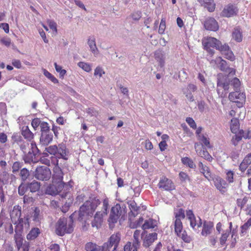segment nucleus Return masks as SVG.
<instances>
[{
    "label": "nucleus",
    "instance_id": "f257e3e1",
    "mask_svg": "<svg viewBox=\"0 0 251 251\" xmlns=\"http://www.w3.org/2000/svg\"><path fill=\"white\" fill-rule=\"evenodd\" d=\"M21 207L19 205L14 206L12 211L10 213V217L12 223L16 225L14 238L17 246L22 245L21 234L20 233L23 230L24 226H29L28 220L27 218H21Z\"/></svg>",
    "mask_w": 251,
    "mask_h": 251
},
{
    "label": "nucleus",
    "instance_id": "f03ea898",
    "mask_svg": "<svg viewBox=\"0 0 251 251\" xmlns=\"http://www.w3.org/2000/svg\"><path fill=\"white\" fill-rule=\"evenodd\" d=\"M73 223L72 219L68 221L65 218H60L55 225V233L61 236L66 233H71L74 230Z\"/></svg>",
    "mask_w": 251,
    "mask_h": 251
},
{
    "label": "nucleus",
    "instance_id": "7ed1b4c3",
    "mask_svg": "<svg viewBox=\"0 0 251 251\" xmlns=\"http://www.w3.org/2000/svg\"><path fill=\"white\" fill-rule=\"evenodd\" d=\"M109 207V199L105 197L102 200L101 210L97 212L94 219L92 222V226L98 228L100 226L104 217H106L108 213V209Z\"/></svg>",
    "mask_w": 251,
    "mask_h": 251
},
{
    "label": "nucleus",
    "instance_id": "20e7f679",
    "mask_svg": "<svg viewBox=\"0 0 251 251\" xmlns=\"http://www.w3.org/2000/svg\"><path fill=\"white\" fill-rule=\"evenodd\" d=\"M100 201L96 198L91 199L87 201L83 205L80 207V215L81 216L92 215L97 206L100 204Z\"/></svg>",
    "mask_w": 251,
    "mask_h": 251
},
{
    "label": "nucleus",
    "instance_id": "39448f33",
    "mask_svg": "<svg viewBox=\"0 0 251 251\" xmlns=\"http://www.w3.org/2000/svg\"><path fill=\"white\" fill-rule=\"evenodd\" d=\"M125 209L122 208L120 204L117 203L111 209L108 222L110 224H115L120 218L123 219L125 217Z\"/></svg>",
    "mask_w": 251,
    "mask_h": 251
},
{
    "label": "nucleus",
    "instance_id": "423d86ee",
    "mask_svg": "<svg viewBox=\"0 0 251 251\" xmlns=\"http://www.w3.org/2000/svg\"><path fill=\"white\" fill-rule=\"evenodd\" d=\"M72 187V185H70V183L69 184L63 185L53 183L52 181V184L47 188L46 193L50 195H56L61 193L63 190L65 192L70 190Z\"/></svg>",
    "mask_w": 251,
    "mask_h": 251
},
{
    "label": "nucleus",
    "instance_id": "0eeeda50",
    "mask_svg": "<svg viewBox=\"0 0 251 251\" xmlns=\"http://www.w3.org/2000/svg\"><path fill=\"white\" fill-rule=\"evenodd\" d=\"M202 43L204 49L209 53L213 55L214 53V51L213 49H211V48L217 49V46H218L219 44H220V41L214 37H206L203 38Z\"/></svg>",
    "mask_w": 251,
    "mask_h": 251
},
{
    "label": "nucleus",
    "instance_id": "6e6552de",
    "mask_svg": "<svg viewBox=\"0 0 251 251\" xmlns=\"http://www.w3.org/2000/svg\"><path fill=\"white\" fill-rule=\"evenodd\" d=\"M51 176V172L46 166L37 167L35 172V177L41 180H48Z\"/></svg>",
    "mask_w": 251,
    "mask_h": 251
},
{
    "label": "nucleus",
    "instance_id": "1a4fd4ad",
    "mask_svg": "<svg viewBox=\"0 0 251 251\" xmlns=\"http://www.w3.org/2000/svg\"><path fill=\"white\" fill-rule=\"evenodd\" d=\"M53 175H52V181L53 183H57V184H69L70 183V185H72L71 181H70L68 183H65L63 181V173L62 170L57 165L55 166L53 170Z\"/></svg>",
    "mask_w": 251,
    "mask_h": 251
},
{
    "label": "nucleus",
    "instance_id": "9d476101",
    "mask_svg": "<svg viewBox=\"0 0 251 251\" xmlns=\"http://www.w3.org/2000/svg\"><path fill=\"white\" fill-rule=\"evenodd\" d=\"M158 186L159 188L165 191H170L175 189V185L172 180L165 176L160 178Z\"/></svg>",
    "mask_w": 251,
    "mask_h": 251
},
{
    "label": "nucleus",
    "instance_id": "9b49d317",
    "mask_svg": "<svg viewBox=\"0 0 251 251\" xmlns=\"http://www.w3.org/2000/svg\"><path fill=\"white\" fill-rule=\"evenodd\" d=\"M228 98L230 100L238 103V107L242 106L245 101L246 96L243 93H239L238 91L235 92L230 93L229 94Z\"/></svg>",
    "mask_w": 251,
    "mask_h": 251
},
{
    "label": "nucleus",
    "instance_id": "f8f14e48",
    "mask_svg": "<svg viewBox=\"0 0 251 251\" xmlns=\"http://www.w3.org/2000/svg\"><path fill=\"white\" fill-rule=\"evenodd\" d=\"M195 149L198 155L203 157L208 161L211 162L212 160V157L207 151L203 149L202 146H201L198 143H196L195 144Z\"/></svg>",
    "mask_w": 251,
    "mask_h": 251
},
{
    "label": "nucleus",
    "instance_id": "ddd939ff",
    "mask_svg": "<svg viewBox=\"0 0 251 251\" xmlns=\"http://www.w3.org/2000/svg\"><path fill=\"white\" fill-rule=\"evenodd\" d=\"M214 185L221 192L224 193L226 192L227 184L226 181L220 176H216L213 178Z\"/></svg>",
    "mask_w": 251,
    "mask_h": 251
},
{
    "label": "nucleus",
    "instance_id": "4468645a",
    "mask_svg": "<svg viewBox=\"0 0 251 251\" xmlns=\"http://www.w3.org/2000/svg\"><path fill=\"white\" fill-rule=\"evenodd\" d=\"M204 27L206 29L216 31L219 29V25L216 20L211 17L206 19L204 22Z\"/></svg>",
    "mask_w": 251,
    "mask_h": 251
},
{
    "label": "nucleus",
    "instance_id": "2eb2a0df",
    "mask_svg": "<svg viewBox=\"0 0 251 251\" xmlns=\"http://www.w3.org/2000/svg\"><path fill=\"white\" fill-rule=\"evenodd\" d=\"M69 151L64 144H59L57 146L56 156L58 158H62L67 160L68 158Z\"/></svg>",
    "mask_w": 251,
    "mask_h": 251
},
{
    "label": "nucleus",
    "instance_id": "dca6fc26",
    "mask_svg": "<svg viewBox=\"0 0 251 251\" xmlns=\"http://www.w3.org/2000/svg\"><path fill=\"white\" fill-rule=\"evenodd\" d=\"M87 44L89 47L90 51L95 57H97L100 53L96 43V39L94 36H89L87 39Z\"/></svg>",
    "mask_w": 251,
    "mask_h": 251
},
{
    "label": "nucleus",
    "instance_id": "f3484780",
    "mask_svg": "<svg viewBox=\"0 0 251 251\" xmlns=\"http://www.w3.org/2000/svg\"><path fill=\"white\" fill-rule=\"evenodd\" d=\"M121 240V235L119 233L112 234L106 243L108 244V248L114 246V250H116Z\"/></svg>",
    "mask_w": 251,
    "mask_h": 251
},
{
    "label": "nucleus",
    "instance_id": "a211bd4d",
    "mask_svg": "<svg viewBox=\"0 0 251 251\" xmlns=\"http://www.w3.org/2000/svg\"><path fill=\"white\" fill-rule=\"evenodd\" d=\"M238 9L235 5L229 4L226 6L222 12L224 17H230L237 14Z\"/></svg>",
    "mask_w": 251,
    "mask_h": 251
},
{
    "label": "nucleus",
    "instance_id": "6ab92c4d",
    "mask_svg": "<svg viewBox=\"0 0 251 251\" xmlns=\"http://www.w3.org/2000/svg\"><path fill=\"white\" fill-rule=\"evenodd\" d=\"M157 238V234L155 232L147 234L143 239V246L144 247H149Z\"/></svg>",
    "mask_w": 251,
    "mask_h": 251
},
{
    "label": "nucleus",
    "instance_id": "aec40b11",
    "mask_svg": "<svg viewBox=\"0 0 251 251\" xmlns=\"http://www.w3.org/2000/svg\"><path fill=\"white\" fill-rule=\"evenodd\" d=\"M198 166L201 173L206 178H207L208 180H211L213 178L212 173L208 166L204 165L201 162L199 163Z\"/></svg>",
    "mask_w": 251,
    "mask_h": 251
},
{
    "label": "nucleus",
    "instance_id": "412c9836",
    "mask_svg": "<svg viewBox=\"0 0 251 251\" xmlns=\"http://www.w3.org/2000/svg\"><path fill=\"white\" fill-rule=\"evenodd\" d=\"M141 235V230H136L133 234V240L132 243V251H138L140 246V237Z\"/></svg>",
    "mask_w": 251,
    "mask_h": 251
},
{
    "label": "nucleus",
    "instance_id": "4be33fe9",
    "mask_svg": "<svg viewBox=\"0 0 251 251\" xmlns=\"http://www.w3.org/2000/svg\"><path fill=\"white\" fill-rule=\"evenodd\" d=\"M213 224L210 222L205 221L203 223L201 234L203 236H207L211 234L213 230Z\"/></svg>",
    "mask_w": 251,
    "mask_h": 251
},
{
    "label": "nucleus",
    "instance_id": "5701e85b",
    "mask_svg": "<svg viewBox=\"0 0 251 251\" xmlns=\"http://www.w3.org/2000/svg\"><path fill=\"white\" fill-rule=\"evenodd\" d=\"M53 135L50 132H43L42 133L40 137V142L44 145H48L52 141Z\"/></svg>",
    "mask_w": 251,
    "mask_h": 251
},
{
    "label": "nucleus",
    "instance_id": "b1692460",
    "mask_svg": "<svg viewBox=\"0 0 251 251\" xmlns=\"http://www.w3.org/2000/svg\"><path fill=\"white\" fill-rule=\"evenodd\" d=\"M155 59L158 62L160 67H163L165 63V54L161 50H157L154 52Z\"/></svg>",
    "mask_w": 251,
    "mask_h": 251
},
{
    "label": "nucleus",
    "instance_id": "393cba45",
    "mask_svg": "<svg viewBox=\"0 0 251 251\" xmlns=\"http://www.w3.org/2000/svg\"><path fill=\"white\" fill-rule=\"evenodd\" d=\"M232 39L237 42H240L243 39L242 32L241 28L238 27H235L232 32Z\"/></svg>",
    "mask_w": 251,
    "mask_h": 251
},
{
    "label": "nucleus",
    "instance_id": "a878e982",
    "mask_svg": "<svg viewBox=\"0 0 251 251\" xmlns=\"http://www.w3.org/2000/svg\"><path fill=\"white\" fill-rule=\"evenodd\" d=\"M199 2L201 5L206 7L209 12H213L215 9L216 4L214 0H202L200 1Z\"/></svg>",
    "mask_w": 251,
    "mask_h": 251
},
{
    "label": "nucleus",
    "instance_id": "bb28decb",
    "mask_svg": "<svg viewBox=\"0 0 251 251\" xmlns=\"http://www.w3.org/2000/svg\"><path fill=\"white\" fill-rule=\"evenodd\" d=\"M40 229L38 227L32 228L26 235L28 240H33L36 238L40 234Z\"/></svg>",
    "mask_w": 251,
    "mask_h": 251
},
{
    "label": "nucleus",
    "instance_id": "cd10ccee",
    "mask_svg": "<svg viewBox=\"0 0 251 251\" xmlns=\"http://www.w3.org/2000/svg\"><path fill=\"white\" fill-rule=\"evenodd\" d=\"M251 164V153L246 156L239 166L240 170L242 172L245 171L249 165Z\"/></svg>",
    "mask_w": 251,
    "mask_h": 251
},
{
    "label": "nucleus",
    "instance_id": "c85d7f7f",
    "mask_svg": "<svg viewBox=\"0 0 251 251\" xmlns=\"http://www.w3.org/2000/svg\"><path fill=\"white\" fill-rule=\"evenodd\" d=\"M69 190L68 191H65L63 193L61 194L60 195L63 198L68 199L65 201V206L66 207H69L72 203L74 201L73 197L71 193L69 192Z\"/></svg>",
    "mask_w": 251,
    "mask_h": 251
},
{
    "label": "nucleus",
    "instance_id": "c756f323",
    "mask_svg": "<svg viewBox=\"0 0 251 251\" xmlns=\"http://www.w3.org/2000/svg\"><path fill=\"white\" fill-rule=\"evenodd\" d=\"M212 65L214 64H219L220 65V69L222 71H225L226 69V62L225 60H223L222 57H218L216 58L214 60H212L210 62Z\"/></svg>",
    "mask_w": 251,
    "mask_h": 251
},
{
    "label": "nucleus",
    "instance_id": "7c9ffc66",
    "mask_svg": "<svg viewBox=\"0 0 251 251\" xmlns=\"http://www.w3.org/2000/svg\"><path fill=\"white\" fill-rule=\"evenodd\" d=\"M22 134L25 139L29 141H30L33 138L34 134L29 130L28 126L23 127Z\"/></svg>",
    "mask_w": 251,
    "mask_h": 251
},
{
    "label": "nucleus",
    "instance_id": "2f4dec72",
    "mask_svg": "<svg viewBox=\"0 0 251 251\" xmlns=\"http://www.w3.org/2000/svg\"><path fill=\"white\" fill-rule=\"evenodd\" d=\"M128 205L130 212L134 217H135L139 213V207L137 206V204L134 201H130Z\"/></svg>",
    "mask_w": 251,
    "mask_h": 251
},
{
    "label": "nucleus",
    "instance_id": "473e14b6",
    "mask_svg": "<svg viewBox=\"0 0 251 251\" xmlns=\"http://www.w3.org/2000/svg\"><path fill=\"white\" fill-rule=\"evenodd\" d=\"M190 226L195 230L198 229L202 225V222L200 218H194L190 220Z\"/></svg>",
    "mask_w": 251,
    "mask_h": 251
},
{
    "label": "nucleus",
    "instance_id": "72a5a7b5",
    "mask_svg": "<svg viewBox=\"0 0 251 251\" xmlns=\"http://www.w3.org/2000/svg\"><path fill=\"white\" fill-rule=\"evenodd\" d=\"M181 160L183 165L190 168L194 169L196 167V165L194 163L193 161L189 157H182Z\"/></svg>",
    "mask_w": 251,
    "mask_h": 251
},
{
    "label": "nucleus",
    "instance_id": "f704fd0d",
    "mask_svg": "<svg viewBox=\"0 0 251 251\" xmlns=\"http://www.w3.org/2000/svg\"><path fill=\"white\" fill-rule=\"evenodd\" d=\"M239 128V121L236 118H232L231 120L230 129L232 133H236Z\"/></svg>",
    "mask_w": 251,
    "mask_h": 251
},
{
    "label": "nucleus",
    "instance_id": "c9c22d12",
    "mask_svg": "<svg viewBox=\"0 0 251 251\" xmlns=\"http://www.w3.org/2000/svg\"><path fill=\"white\" fill-rule=\"evenodd\" d=\"M77 65L86 72H90L92 70V65L89 63L79 62L77 63Z\"/></svg>",
    "mask_w": 251,
    "mask_h": 251
},
{
    "label": "nucleus",
    "instance_id": "e433bc0d",
    "mask_svg": "<svg viewBox=\"0 0 251 251\" xmlns=\"http://www.w3.org/2000/svg\"><path fill=\"white\" fill-rule=\"evenodd\" d=\"M174 226L175 232L176 234H178L180 233V231H182L183 226L181 220H180L179 219H175Z\"/></svg>",
    "mask_w": 251,
    "mask_h": 251
},
{
    "label": "nucleus",
    "instance_id": "4c0bfd02",
    "mask_svg": "<svg viewBox=\"0 0 251 251\" xmlns=\"http://www.w3.org/2000/svg\"><path fill=\"white\" fill-rule=\"evenodd\" d=\"M100 249V247L92 242L87 243L85 245L86 251H98Z\"/></svg>",
    "mask_w": 251,
    "mask_h": 251
},
{
    "label": "nucleus",
    "instance_id": "58836bf2",
    "mask_svg": "<svg viewBox=\"0 0 251 251\" xmlns=\"http://www.w3.org/2000/svg\"><path fill=\"white\" fill-rule=\"evenodd\" d=\"M30 147L32 149V152L30 151H28V154L27 155V157L29 158V160H31V161H34L33 157H35V151L37 150L36 145L34 143H30Z\"/></svg>",
    "mask_w": 251,
    "mask_h": 251
},
{
    "label": "nucleus",
    "instance_id": "ea45409f",
    "mask_svg": "<svg viewBox=\"0 0 251 251\" xmlns=\"http://www.w3.org/2000/svg\"><path fill=\"white\" fill-rule=\"evenodd\" d=\"M155 226V221L152 219H149L146 220L144 224L142 225V228L143 229H149L153 228Z\"/></svg>",
    "mask_w": 251,
    "mask_h": 251
},
{
    "label": "nucleus",
    "instance_id": "a19ab883",
    "mask_svg": "<svg viewBox=\"0 0 251 251\" xmlns=\"http://www.w3.org/2000/svg\"><path fill=\"white\" fill-rule=\"evenodd\" d=\"M40 183L37 181H33L30 183L28 186V188L31 192H35L37 191L40 188Z\"/></svg>",
    "mask_w": 251,
    "mask_h": 251
},
{
    "label": "nucleus",
    "instance_id": "79ce46f5",
    "mask_svg": "<svg viewBox=\"0 0 251 251\" xmlns=\"http://www.w3.org/2000/svg\"><path fill=\"white\" fill-rule=\"evenodd\" d=\"M225 178L226 181H228L229 183H232L234 181V172L230 170H226L225 171Z\"/></svg>",
    "mask_w": 251,
    "mask_h": 251
},
{
    "label": "nucleus",
    "instance_id": "37998d69",
    "mask_svg": "<svg viewBox=\"0 0 251 251\" xmlns=\"http://www.w3.org/2000/svg\"><path fill=\"white\" fill-rule=\"evenodd\" d=\"M174 214L175 215L176 219H179L180 220H181V219H184L185 217L184 210L182 208H179L177 210H176L174 212Z\"/></svg>",
    "mask_w": 251,
    "mask_h": 251
},
{
    "label": "nucleus",
    "instance_id": "c03bdc74",
    "mask_svg": "<svg viewBox=\"0 0 251 251\" xmlns=\"http://www.w3.org/2000/svg\"><path fill=\"white\" fill-rule=\"evenodd\" d=\"M204 146L207 148H211V146L210 144L209 138L206 135L200 136L198 139Z\"/></svg>",
    "mask_w": 251,
    "mask_h": 251
},
{
    "label": "nucleus",
    "instance_id": "a18cd8bd",
    "mask_svg": "<svg viewBox=\"0 0 251 251\" xmlns=\"http://www.w3.org/2000/svg\"><path fill=\"white\" fill-rule=\"evenodd\" d=\"M33 220L35 222H38L42 219V216L40 214V209L36 207L33 214Z\"/></svg>",
    "mask_w": 251,
    "mask_h": 251
},
{
    "label": "nucleus",
    "instance_id": "49530a36",
    "mask_svg": "<svg viewBox=\"0 0 251 251\" xmlns=\"http://www.w3.org/2000/svg\"><path fill=\"white\" fill-rule=\"evenodd\" d=\"M43 74L48 78L50 79L53 83L55 84V83H58V80H57V79H56L53 75H52L47 70L44 69L43 70Z\"/></svg>",
    "mask_w": 251,
    "mask_h": 251
},
{
    "label": "nucleus",
    "instance_id": "de8ad7c7",
    "mask_svg": "<svg viewBox=\"0 0 251 251\" xmlns=\"http://www.w3.org/2000/svg\"><path fill=\"white\" fill-rule=\"evenodd\" d=\"M251 226V218H250L243 226H241V234L244 235L246 230Z\"/></svg>",
    "mask_w": 251,
    "mask_h": 251
},
{
    "label": "nucleus",
    "instance_id": "09e8293b",
    "mask_svg": "<svg viewBox=\"0 0 251 251\" xmlns=\"http://www.w3.org/2000/svg\"><path fill=\"white\" fill-rule=\"evenodd\" d=\"M105 74V72L100 66H97L94 70V75L96 77H101L103 74Z\"/></svg>",
    "mask_w": 251,
    "mask_h": 251
},
{
    "label": "nucleus",
    "instance_id": "8fccbe9b",
    "mask_svg": "<svg viewBox=\"0 0 251 251\" xmlns=\"http://www.w3.org/2000/svg\"><path fill=\"white\" fill-rule=\"evenodd\" d=\"M229 47L228 46V45L226 44H224V45H222L221 42L220 41V44H219L218 46H217V50H220L222 54L224 53L226 51L228 50V49H229Z\"/></svg>",
    "mask_w": 251,
    "mask_h": 251
},
{
    "label": "nucleus",
    "instance_id": "3c124183",
    "mask_svg": "<svg viewBox=\"0 0 251 251\" xmlns=\"http://www.w3.org/2000/svg\"><path fill=\"white\" fill-rule=\"evenodd\" d=\"M54 65L56 71L59 73L60 77H63L66 74V71L62 69V67L57 65L56 63H55Z\"/></svg>",
    "mask_w": 251,
    "mask_h": 251
},
{
    "label": "nucleus",
    "instance_id": "603ef678",
    "mask_svg": "<svg viewBox=\"0 0 251 251\" xmlns=\"http://www.w3.org/2000/svg\"><path fill=\"white\" fill-rule=\"evenodd\" d=\"M46 151L50 154L56 156V151H57V146L56 145H52L46 148Z\"/></svg>",
    "mask_w": 251,
    "mask_h": 251
},
{
    "label": "nucleus",
    "instance_id": "864d4df0",
    "mask_svg": "<svg viewBox=\"0 0 251 251\" xmlns=\"http://www.w3.org/2000/svg\"><path fill=\"white\" fill-rule=\"evenodd\" d=\"M166 28V20L165 18H162L159 25L158 32L159 34H163L164 33Z\"/></svg>",
    "mask_w": 251,
    "mask_h": 251
},
{
    "label": "nucleus",
    "instance_id": "5fc2aeb1",
    "mask_svg": "<svg viewBox=\"0 0 251 251\" xmlns=\"http://www.w3.org/2000/svg\"><path fill=\"white\" fill-rule=\"evenodd\" d=\"M225 57L231 61H233L235 59V56L232 52V51L230 50V49H228L227 51L223 54Z\"/></svg>",
    "mask_w": 251,
    "mask_h": 251
},
{
    "label": "nucleus",
    "instance_id": "6e6d98bb",
    "mask_svg": "<svg viewBox=\"0 0 251 251\" xmlns=\"http://www.w3.org/2000/svg\"><path fill=\"white\" fill-rule=\"evenodd\" d=\"M229 235V231L228 230H227L225 233H224V234H223L222 235V236L220 239V244L222 246H223L225 244V243L226 241L227 238L228 237Z\"/></svg>",
    "mask_w": 251,
    "mask_h": 251
},
{
    "label": "nucleus",
    "instance_id": "4d7b16f0",
    "mask_svg": "<svg viewBox=\"0 0 251 251\" xmlns=\"http://www.w3.org/2000/svg\"><path fill=\"white\" fill-rule=\"evenodd\" d=\"M40 126L42 133L49 132L50 127L47 122H42Z\"/></svg>",
    "mask_w": 251,
    "mask_h": 251
},
{
    "label": "nucleus",
    "instance_id": "13d9d810",
    "mask_svg": "<svg viewBox=\"0 0 251 251\" xmlns=\"http://www.w3.org/2000/svg\"><path fill=\"white\" fill-rule=\"evenodd\" d=\"M231 83L233 86L235 91H238L240 86V81L239 79L236 77L234 78L231 81Z\"/></svg>",
    "mask_w": 251,
    "mask_h": 251
},
{
    "label": "nucleus",
    "instance_id": "bf43d9fd",
    "mask_svg": "<svg viewBox=\"0 0 251 251\" xmlns=\"http://www.w3.org/2000/svg\"><path fill=\"white\" fill-rule=\"evenodd\" d=\"M177 235L185 242H189L190 241V237L187 236L185 231H180V233L177 234Z\"/></svg>",
    "mask_w": 251,
    "mask_h": 251
},
{
    "label": "nucleus",
    "instance_id": "052dcab7",
    "mask_svg": "<svg viewBox=\"0 0 251 251\" xmlns=\"http://www.w3.org/2000/svg\"><path fill=\"white\" fill-rule=\"evenodd\" d=\"M20 176L23 180H25L29 176V171L25 168H23L21 170Z\"/></svg>",
    "mask_w": 251,
    "mask_h": 251
},
{
    "label": "nucleus",
    "instance_id": "680f3d73",
    "mask_svg": "<svg viewBox=\"0 0 251 251\" xmlns=\"http://www.w3.org/2000/svg\"><path fill=\"white\" fill-rule=\"evenodd\" d=\"M42 123V121L39 118H35L34 119L32 122L31 125L34 130H36L39 126H40V125Z\"/></svg>",
    "mask_w": 251,
    "mask_h": 251
},
{
    "label": "nucleus",
    "instance_id": "e2e57ef3",
    "mask_svg": "<svg viewBox=\"0 0 251 251\" xmlns=\"http://www.w3.org/2000/svg\"><path fill=\"white\" fill-rule=\"evenodd\" d=\"M48 24L50 28L53 30L55 34H56L57 32L56 24L53 21L49 20Z\"/></svg>",
    "mask_w": 251,
    "mask_h": 251
},
{
    "label": "nucleus",
    "instance_id": "0e129e2a",
    "mask_svg": "<svg viewBox=\"0 0 251 251\" xmlns=\"http://www.w3.org/2000/svg\"><path fill=\"white\" fill-rule=\"evenodd\" d=\"M86 113L92 117H97L98 115V111L94 108H89L86 110Z\"/></svg>",
    "mask_w": 251,
    "mask_h": 251
},
{
    "label": "nucleus",
    "instance_id": "69168bd1",
    "mask_svg": "<svg viewBox=\"0 0 251 251\" xmlns=\"http://www.w3.org/2000/svg\"><path fill=\"white\" fill-rule=\"evenodd\" d=\"M247 201L248 199L246 197L243 199H239L237 201V205L242 208L247 203Z\"/></svg>",
    "mask_w": 251,
    "mask_h": 251
},
{
    "label": "nucleus",
    "instance_id": "338daca9",
    "mask_svg": "<svg viewBox=\"0 0 251 251\" xmlns=\"http://www.w3.org/2000/svg\"><path fill=\"white\" fill-rule=\"evenodd\" d=\"M186 122L193 129H196L197 127V126L194 120L190 117L187 118L186 119Z\"/></svg>",
    "mask_w": 251,
    "mask_h": 251
},
{
    "label": "nucleus",
    "instance_id": "774afa93",
    "mask_svg": "<svg viewBox=\"0 0 251 251\" xmlns=\"http://www.w3.org/2000/svg\"><path fill=\"white\" fill-rule=\"evenodd\" d=\"M49 249L50 251H60V247L59 245L56 243L51 244Z\"/></svg>",
    "mask_w": 251,
    "mask_h": 251
}]
</instances>
